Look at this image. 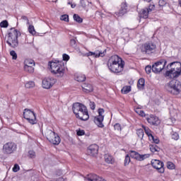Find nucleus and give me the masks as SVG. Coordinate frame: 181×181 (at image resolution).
Wrapping results in <instances>:
<instances>
[{"label":"nucleus","mask_w":181,"mask_h":181,"mask_svg":"<svg viewBox=\"0 0 181 181\" xmlns=\"http://www.w3.org/2000/svg\"><path fill=\"white\" fill-rule=\"evenodd\" d=\"M109 70L115 74H121L125 67V62L118 55H112L107 61Z\"/></svg>","instance_id":"obj_1"},{"label":"nucleus","mask_w":181,"mask_h":181,"mask_svg":"<svg viewBox=\"0 0 181 181\" xmlns=\"http://www.w3.org/2000/svg\"><path fill=\"white\" fill-rule=\"evenodd\" d=\"M72 110L76 118H79L81 121H87L90 118L87 107L80 103H74Z\"/></svg>","instance_id":"obj_2"},{"label":"nucleus","mask_w":181,"mask_h":181,"mask_svg":"<svg viewBox=\"0 0 181 181\" xmlns=\"http://www.w3.org/2000/svg\"><path fill=\"white\" fill-rule=\"evenodd\" d=\"M166 77L177 78L181 76V63L179 62H171L167 66Z\"/></svg>","instance_id":"obj_3"},{"label":"nucleus","mask_w":181,"mask_h":181,"mask_svg":"<svg viewBox=\"0 0 181 181\" xmlns=\"http://www.w3.org/2000/svg\"><path fill=\"white\" fill-rule=\"evenodd\" d=\"M48 66H49L51 69V72L56 74L57 77H63V76H64L66 69L64 68V63L62 62H49Z\"/></svg>","instance_id":"obj_4"},{"label":"nucleus","mask_w":181,"mask_h":181,"mask_svg":"<svg viewBox=\"0 0 181 181\" xmlns=\"http://www.w3.org/2000/svg\"><path fill=\"white\" fill-rule=\"evenodd\" d=\"M18 36H21V32L15 28H11L8 33L6 41L11 47H16L18 46Z\"/></svg>","instance_id":"obj_5"},{"label":"nucleus","mask_w":181,"mask_h":181,"mask_svg":"<svg viewBox=\"0 0 181 181\" xmlns=\"http://www.w3.org/2000/svg\"><path fill=\"white\" fill-rule=\"evenodd\" d=\"M165 89L168 93L173 94V95H177L180 94L181 91V83L180 81L177 80H172L165 86Z\"/></svg>","instance_id":"obj_6"},{"label":"nucleus","mask_w":181,"mask_h":181,"mask_svg":"<svg viewBox=\"0 0 181 181\" xmlns=\"http://www.w3.org/2000/svg\"><path fill=\"white\" fill-rule=\"evenodd\" d=\"M45 136L47 139L49 140V142L53 144V145H59V144H60V136L50 129L46 131Z\"/></svg>","instance_id":"obj_7"},{"label":"nucleus","mask_w":181,"mask_h":181,"mask_svg":"<svg viewBox=\"0 0 181 181\" xmlns=\"http://www.w3.org/2000/svg\"><path fill=\"white\" fill-rule=\"evenodd\" d=\"M23 115L25 119H27V121L32 125H35V124L37 122L36 120V115H35L33 111L29 109H25Z\"/></svg>","instance_id":"obj_8"},{"label":"nucleus","mask_w":181,"mask_h":181,"mask_svg":"<svg viewBox=\"0 0 181 181\" xmlns=\"http://www.w3.org/2000/svg\"><path fill=\"white\" fill-rule=\"evenodd\" d=\"M166 63H168L165 59H161L152 65V71L153 73H160L163 69H165V66H166Z\"/></svg>","instance_id":"obj_9"},{"label":"nucleus","mask_w":181,"mask_h":181,"mask_svg":"<svg viewBox=\"0 0 181 181\" xmlns=\"http://www.w3.org/2000/svg\"><path fill=\"white\" fill-rule=\"evenodd\" d=\"M156 50V45L153 42H147L143 45L141 51L146 54H152Z\"/></svg>","instance_id":"obj_10"},{"label":"nucleus","mask_w":181,"mask_h":181,"mask_svg":"<svg viewBox=\"0 0 181 181\" xmlns=\"http://www.w3.org/2000/svg\"><path fill=\"white\" fill-rule=\"evenodd\" d=\"M98 116L95 117L94 119V122L99 127V128H104V124H103V121H104V112L105 110L103 108L98 109Z\"/></svg>","instance_id":"obj_11"},{"label":"nucleus","mask_w":181,"mask_h":181,"mask_svg":"<svg viewBox=\"0 0 181 181\" xmlns=\"http://www.w3.org/2000/svg\"><path fill=\"white\" fill-rule=\"evenodd\" d=\"M16 151V144L15 143L8 142L4 145L3 152L6 155H10V153H13Z\"/></svg>","instance_id":"obj_12"},{"label":"nucleus","mask_w":181,"mask_h":181,"mask_svg":"<svg viewBox=\"0 0 181 181\" xmlns=\"http://www.w3.org/2000/svg\"><path fill=\"white\" fill-rule=\"evenodd\" d=\"M151 165L153 168H154V169H156V170H158V173H165L163 162L159 160H152Z\"/></svg>","instance_id":"obj_13"},{"label":"nucleus","mask_w":181,"mask_h":181,"mask_svg":"<svg viewBox=\"0 0 181 181\" xmlns=\"http://www.w3.org/2000/svg\"><path fill=\"white\" fill-rule=\"evenodd\" d=\"M130 156L133 159H136V160H139V162H142V160H145V159H148L149 158V154H139V153L135 151H130Z\"/></svg>","instance_id":"obj_14"},{"label":"nucleus","mask_w":181,"mask_h":181,"mask_svg":"<svg viewBox=\"0 0 181 181\" xmlns=\"http://www.w3.org/2000/svg\"><path fill=\"white\" fill-rule=\"evenodd\" d=\"M152 11H155L154 4H150L148 8H145L142 9L140 13L141 18H144V19H148V17L149 16V13H151Z\"/></svg>","instance_id":"obj_15"},{"label":"nucleus","mask_w":181,"mask_h":181,"mask_svg":"<svg viewBox=\"0 0 181 181\" xmlns=\"http://www.w3.org/2000/svg\"><path fill=\"white\" fill-rule=\"evenodd\" d=\"M56 78H47L42 80V87L43 88L49 89L53 87V85L56 83Z\"/></svg>","instance_id":"obj_16"},{"label":"nucleus","mask_w":181,"mask_h":181,"mask_svg":"<svg viewBox=\"0 0 181 181\" xmlns=\"http://www.w3.org/2000/svg\"><path fill=\"white\" fill-rule=\"evenodd\" d=\"M88 153L90 156H95L98 153V146L97 144H92L88 148Z\"/></svg>","instance_id":"obj_17"},{"label":"nucleus","mask_w":181,"mask_h":181,"mask_svg":"<svg viewBox=\"0 0 181 181\" xmlns=\"http://www.w3.org/2000/svg\"><path fill=\"white\" fill-rule=\"evenodd\" d=\"M85 180L88 181H107L105 179L95 175V174H89L87 175V177H85Z\"/></svg>","instance_id":"obj_18"},{"label":"nucleus","mask_w":181,"mask_h":181,"mask_svg":"<svg viewBox=\"0 0 181 181\" xmlns=\"http://www.w3.org/2000/svg\"><path fill=\"white\" fill-rule=\"evenodd\" d=\"M127 11H128V5L127 4V3H122L121 4V8L119 12L115 13V15L117 16H124V15H125V13H127Z\"/></svg>","instance_id":"obj_19"},{"label":"nucleus","mask_w":181,"mask_h":181,"mask_svg":"<svg viewBox=\"0 0 181 181\" xmlns=\"http://www.w3.org/2000/svg\"><path fill=\"white\" fill-rule=\"evenodd\" d=\"M146 119L151 125H158L159 123V118L153 115H151L149 117H146Z\"/></svg>","instance_id":"obj_20"},{"label":"nucleus","mask_w":181,"mask_h":181,"mask_svg":"<svg viewBox=\"0 0 181 181\" xmlns=\"http://www.w3.org/2000/svg\"><path fill=\"white\" fill-rule=\"evenodd\" d=\"M105 53H107V51H103V52H100V51H96L95 52H89L88 53V56H93V57H104L105 56Z\"/></svg>","instance_id":"obj_21"},{"label":"nucleus","mask_w":181,"mask_h":181,"mask_svg":"<svg viewBox=\"0 0 181 181\" xmlns=\"http://www.w3.org/2000/svg\"><path fill=\"white\" fill-rule=\"evenodd\" d=\"M82 88L85 93H91L93 90V85L90 83H83L82 85Z\"/></svg>","instance_id":"obj_22"},{"label":"nucleus","mask_w":181,"mask_h":181,"mask_svg":"<svg viewBox=\"0 0 181 181\" xmlns=\"http://www.w3.org/2000/svg\"><path fill=\"white\" fill-rule=\"evenodd\" d=\"M142 128L144 129L146 135L148 136V139H153V135H152V132L151 129L145 126H142Z\"/></svg>","instance_id":"obj_23"},{"label":"nucleus","mask_w":181,"mask_h":181,"mask_svg":"<svg viewBox=\"0 0 181 181\" xmlns=\"http://www.w3.org/2000/svg\"><path fill=\"white\" fill-rule=\"evenodd\" d=\"M75 80L76 81H79V82H83V81H86V75L79 74L78 75L75 76Z\"/></svg>","instance_id":"obj_24"},{"label":"nucleus","mask_w":181,"mask_h":181,"mask_svg":"<svg viewBox=\"0 0 181 181\" xmlns=\"http://www.w3.org/2000/svg\"><path fill=\"white\" fill-rule=\"evenodd\" d=\"M137 87L139 90H144V87H145V79L140 78L138 81Z\"/></svg>","instance_id":"obj_25"},{"label":"nucleus","mask_w":181,"mask_h":181,"mask_svg":"<svg viewBox=\"0 0 181 181\" xmlns=\"http://www.w3.org/2000/svg\"><path fill=\"white\" fill-rule=\"evenodd\" d=\"M150 150L153 153H155V152H159L160 151V148H159L156 144H153L150 146Z\"/></svg>","instance_id":"obj_26"},{"label":"nucleus","mask_w":181,"mask_h":181,"mask_svg":"<svg viewBox=\"0 0 181 181\" xmlns=\"http://www.w3.org/2000/svg\"><path fill=\"white\" fill-rule=\"evenodd\" d=\"M105 160L107 163H112L114 162V158H112L110 154H105Z\"/></svg>","instance_id":"obj_27"},{"label":"nucleus","mask_w":181,"mask_h":181,"mask_svg":"<svg viewBox=\"0 0 181 181\" xmlns=\"http://www.w3.org/2000/svg\"><path fill=\"white\" fill-rule=\"evenodd\" d=\"M24 70L27 73H33V71H35V68L32 66H24Z\"/></svg>","instance_id":"obj_28"},{"label":"nucleus","mask_w":181,"mask_h":181,"mask_svg":"<svg viewBox=\"0 0 181 181\" xmlns=\"http://www.w3.org/2000/svg\"><path fill=\"white\" fill-rule=\"evenodd\" d=\"M137 136H139V139H144V129H139L136 130Z\"/></svg>","instance_id":"obj_29"},{"label":"nucleus","mask_w":181,"mask_h":181,"mask_svg":"<svg viewBox=\"0 0 181 181\" xmlns=\"http://www.w3.org/2000/svg\"><path fill=\"white\" fill-rule=\"evenodd\" d=\"M28 32L30 35H36V30H35V26L30 25L28 26Z\"/></svg>","instance_id":"obj_30"},{"label":"nucleus","mask_w":181,"mask_h":181,"mask_svg":"<svg viewBox=\"0 0 181 181\" xmlns=\"http://www.w3.org/2000/svg\"><path fill=\"white\" fill-rule=\"evenodd\" d=\"M131 91V86H124L122 89V93L123 94H128Z\"/></svg>","instance_id":"obj_31"},{"label":"nucleus","mask_w":181,"mask_h":181,"mask_svg":"<svg viewBox=\"0 0 181 181\" xmlns=\"http://www.w3.org/2000/svg\"><path fill=\"white\" fill-rule=\"evenodd\" d=\"M74 21H75L76 22H78V23H83V18H81V17H80L77 14L74 15Z\"/></svg>","instance_id":"obj_32"},{"label":"nucleus","mask_w":181,"mask_h":181,"mask_svg":"<svg viewBox=\"0 0 181 181\" xmlns=\"http://www.w3.org/2000/svg\"><path fill=\"white\" fill-rule=\"evenodd\" d=\"M24 66H35V62L33 60L27 59L24 62Z\"/></svg>","instance_id":"obj_33"},{"label":"nucleus","mask_w":181,"mask_h":181,"mask_svg":"<svg viewBox=\"0 0 181 181\" xmlns=\"http://www.w3.org/2000/svg\"><path fill=\"white\" fill-rule=\"evenodd\" d=\"M25 88H33L35 87V82L28 81L25 85Z\"/></svg>","instance_id":"obj_34"},{"label":"nucleus","mask_w":181,"mask_h":181,"mask_svg":"<svg viewBox=\"0 0 181 181\" xmlns=\"http://www.w3.org/2000/svg\"><path fill=\"white\" fill-rule=\"evenodd\" d=\"M130 162H131V157L129 156V155L127 154L125 156V159H124V166H128V165H129Z\"/></svg>","instance_id":"obj_35"},{"label":"nucleus","mask_w":181,"mask_h":181,"mask_svg":"<svg viewBox=\"0 0 181 181\" xmlns=\"http://www.w3.org/2000/svg\"><path fill=\"white\" fill-rule=\"evenodd\" d=\"M135 112H136V114L140 115V117H145V112H144V110H142L139 108H136Z\"/></svg>","instance_id":"obj_36"},{"label":"nucleus","mask_w":181,"mask_h":181,"mask_svg":"<svg viewBox=\"0 0 181 181\" xmlns=\"http://www.w3.org/2000/svg\"><path fill=\"white\" fill-rule=\"evenodd\" d=\"M171 136L172 139H174L175 141H177V139H179V134H177V132H173Z\"/></svg>","instance_id":"obj_37"},{"label":"nucleus","mask_w":181,"mask_h":181,"mask_svg":"<svg viewBox=\"0 0 181 181\" xmlns=\"http://www.w3.org/2000/svg\"><path fill=\"white\" fill-rule=\"evenodd\" d=\"M10 55L12 57L13 60H16V59H18V54L14 50L10 52Z\"/></svg>","instance_id":"obj_38"},{"label":"nucleus","mask_w":181,"mask_h":181,"mask_svg":"<svg viewBox=\"0 0 181 181\" xmlns=\"http://www.w3.org/2000/svg\"><path fill=\"white\" fill-rule=\"evenodd\" d=\"M167 168H168V169H171V170H173V169H175V166L173 164V163L168 161L167 163Z\"/></svg>","instance_id":"obj_39"},{"label":"nucleus","mask_w":181,"mask_h":181,"mask_svg":"<svg viewBox=\"0 0 181 181\" xmlns=\"http://www.w3.org/2000/svg\"><path fill=\"white\" fill-rule=\"evenodd\" d=\"M61 21H64V22H69V15L64 14L60 17Z\"/></svg>","instance_id":"obj_40"},{"label":"nucleus","mask_w":181,"mask_h":181,"mask_svg":"<svg viewBox=\"0 0 181 181\" xmlns=\"http://www.w3.org/2000/svg\"><path fill=\"white\" fill-rule=\"evenodd\" d=\"M28 156L29 158H36V153L33 151H28Z\"/></svg>","instance_id":"obj_41"},{"label":"nucleus","mask_w":181,"mask_h":181,"mask_svg":"<svg viewBox=\"0 0 181 181\" xmlns=\"http://www.w3.org/2000/svg\"><path fill=\"white\" fill-rule=\"evenodd\" d=\"M114 128L115 129V131H119V132L122 130V129L121 128V124L116 123L114 126Z\"/></svg>","instance_id":"obj_42"},{"label":"nucleus","mask_w":181,"mask_h":181,"mask_svg":"<svg viewBox=\"0 0 181 181\" xmlns=\"http://www.w3.org/2000/svg\"><path fill=\"white\" fill-rule=\"evenodd\" d=\"M8 21H3L1 23H0V26L1 28H8Z\"/></svg>","instance_id":"obj_43"},{"label":"nucleus","mask_w":181,"mask_h":181,"mask_svg":"<svg viewBox=\"0 0 181 181\" xmlns=\"http://www.w3.org/2000/svg\"><path fill=\"white\" fill-rule=\"evenodd\" d=\"M145 70H146V73L147 74H151V70H152V66H146Z\"/></svg>","instance_id":"obj_44"},{"label":"nucleus","mask_w":181,"mask_h":181,"mask_svg":"<svg viewBox=\"0 0 181 181\" xmlns=\"http://www.w3.org/2000/svg\"><path fill=\"white\" fill-rule=\"evenodd\" d=\"M149 141H152L154 144H158L159 143V139L158 137H155L153 136V139H149Z\"/></svg>","instance_id":"obj_45"},{"label":"nucleus","mask_w":181,"mask_h":181,"mask_svg":"<svg viewBox=\"0 0 181 181\" xmlns=\"http://www.w3.org/2000/svg\"><path fill=\"white\" fill-rule=\"evenodd\" d=\"M86 134V132H84V130H78L77 131V135L78 136H83V135H84Z\"/></svg>","instance_id":"obj_46"},{"label":"nucleus","mask_w":181,"mask_h":181,"mask_svg":"<svg viewBox=\"0 0 181 181\" xmlns=\"http://www.w3.org/2000/svg\"><path fill=\"white\" fill-rule=\"evenodd\" d=\"M19 169H20L19 165L15 164L13 168V172H18V171H19Z\"/></svg>","instance_id":"obj_47"},{"label":"nucleus","mask_w":181,"mask_h":181,"mask_svg":"<svg viewBox=\"0 0 181 181\" xmlns=\"http://www.w3.org/2000/svg\"><path fill=\"white\" fill-rule=\"evenodd\" d=\"M63 60H64L65 62H68V60H70V57L66 54H64Z\"/></svg>","instance_id":"obj_48"},{"label":"nucleus","mask_w":181,"mask_h":181,"mask_svg":"<svg viewBox=\"0 0 181 181\" xmlns=\"http://www.w3.org/2000/svg\"><path fill=\"white\" fill-rule=\"evenodd\" d=\"M158 5L159 6H165L166 5V1H165V0H160Z\"/></svg>","instance_id":"obj_49"},{"label":"nucleus","mask_w":181,"mask_h":181,"mask_svg":"<svg viewBox=\"0 0 181 181\" xmlns=\"http://www.w3.org/2000/svg\"><path fill=\"white\" fill-rule=\"evenodd\" d=\"M89 105L90 110H95V103L94 102H90Z\"/></svg>","instance_id":"obj_50"},{"label":"nucleus","mask_w":181,"mask_h":181,"mask_svg":"<svg viewBox=\"0 0 181 181\" xmlns=\"http://www.w3.org/2000/svg\"><path fill=\"white\" fill-rule=\"evenodd\" d=\"M21 18L23 19V21H26L27 25H30L29 19L28 18V17H26V16H23L21 17Z\"/></svg>","instance_id":"obj_51"},{"label":"nucleus","mask_w":181,"mask_h":181,"mask_svg":"<svg viewBox=\"0 0 181 181\" xmlns=\"http://www.w3.org/2000/svg\"><path fill=\"white\" fill-rule=\"evenodd\" d=\"M70 43H71V46H76L75 40H74V39L71 40Z\"/></svg>","instance_id":"obj_52"},{"label":"nucleus","mask_w":181,"mask_h":181,"mask_svg":"<svg viewBox=\"0 0 181 181\" xmlns=\"http://www.w3.org/2000/svg\"><path fill=\"white\" fill-rule=\"evenodd\" d=\"M57 181H64V179L63 177H59Z\"/></svg>","instance_id":"obj_53"},{"label":"nucleus","mask_w":181,"mask_h":181,"mask_svg":"<svg viewBox=\"0 0 181 181\" xmlns=\"http://www.w3.org/2000/svg\"><path fill=\"white\" fill-rule=\"evenodd\" d=\"M71 8H76V4H71Z\"/></svg>","instance_id":"obj_54"},{"label":"nucleus","mask_w":181,"mask_h":181,"mask_svg":"<svg viewBox=\"0 0 181 181\" xmlns=\"http://www.w3.org/2000/svg\"><path fill=\"white\" fill-rule=\"evenodd\" d=\"M146 2H151L152 0H144Z\"/></svg>","instance_id":"obj_55"}]
</instances>
